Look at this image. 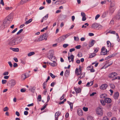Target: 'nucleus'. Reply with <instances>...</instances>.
<instances>
[{"instance_id":"nucleus-3","label":"nucleus","mask_w":120,"mask_h":120,"mask_svg":"<svg viewBox=\"0 0 120 120\" xmlns=\"http://www.w3.org/2000/svg\"><path fill=\"white\" fill-rule=\"evenodd\" d=\"M11 22V20H10L8 19H4L3 22V23L4 27L8 26Z\"/></svg>"},{"instance_id":"nucleus-13","label":"nucleus","mask_w":120,"mask_h":120,"mask_svg":"<svg viewBox=\"0 0 120 120\" xmlns=\"http://www.w3.org/2000/svg\"><path fill=\"white\" fill-rule=\"evenodd\" d=\"M107 85L106 84H104L102 85L100 87V88L102 90H105L107 87Z\"/></svg>"},{"instance_id":"nucleus-26","label":"nucleus","mask_w":120,"mask_h":120,"mask_svg":"<svg viewBox=\"0 0 120 120\" xmlns=\"http://www.w3.org/2000/svg\"><path fill=\"white\" fill-rule=\"evenodd\" d=\"M35 52H31L28 53L27 54V55L28 56H30L35 54Z\"/></svg>"},{"instance_id":"nucleus-35","label":"nucleus","mask_w":120,"mask_h":120,"mask_svg":"<svg viewBox=\"0 0 120 120\" xmlns=\"http://www.w3.org/2000/svg\"><path fill=\"white\" fill-rule=\"evenodd\" d=\"M101 102V104L102 105H104L105 104V103L104 102L103 100H101L100 101Z\"/></svg>"},{"instance_id":"nucleus-55","label":"nucleus","mask_w":120,"mask_h":120,"mask_svg":"<svg viewBox=\"0 0 120 120\" xmlns=\"http://www.w3.org/2000/svg\"><path fill=\"white\" fill-rule=\"evenodd\" d=\"M47 105H44L43 107L41 109V110L42 111L46 107Z\"/></svg>"},{"instance_id":"nucleus-50","label":"nucleus","mask_w":120,"mask_h":120,"mask_svg":"<svg viewBox=\"0 0 120 120\" xmlns=\"http://www.w3.org/2000/svg\"><path fill=\"white\" fill-rule=\"evenodd\" d=\"M17 28H16L14 30H13L11 32L12 34H13L15 33L17 30Z\"/></svg>"},{"instance_id":"nucleus-64","label":"nucleus","mask_w":120,"mask_h":120,"mask_svg":"<svg viewBox=\"0 0 120 120\" xmlns=\"http://www.w3.org/2000/svg\"><path fill=\"white\" fill-rule=\"evenodd\" d=\"M98 28L99 29H100L102 28V26L101 25H100L99 24H98Z\"/></svg>"},{"instance_id":"nucleus-48","label":"nucleus","mask_w":120,"mask_h":120,"mask_svg":"<svg viewBox=\"0 0 120 120\" xmlns=\"http://www.w3.org/2000/svg\"><path fill=\"white\" fill-rule=\"evenodd\" d=\"M18 65L17 63H14L13 64V66L14 68H16L18 67Z\"/></svg>"},{"instance_id":"nucleus-41","label":"nucleus","mask_w":120,"mask_h":120,"mask_svg":"<svg viewBox=\"0 0 120 120\" xmlns=\"http://www.w3.org/2000/svg\"><path fill=\"white\" fill-rule=\"evenodd\" d=\"M87 120H94L92 117L91 116H88L87 118Z\"/></svg>"},{"instance_id":"nucleus-59","label":"nucleus","mask_w":120,"mask_h":120,"mask_svg":"<svg viewBox=\"0 0 120 120\" xmlns=\"http://www.w3.org/2000/svg\"><path fill=\"white\" fill-rule=\"evenodd\" d=\"M79 72H80V73H82V68L80 66H79Z\"/></svg>"},{"instance_id":"nucleus-20","label":"nucleus","mask_w":120,"mask_h":120,"mask_svg":"<svg viewBox=\"0 0 120 120\" xmlns=\"http://www.w3.org/2000/svg\"><path fill=\"white\" fill-rule=\"evenodd\" d=\"M67 17V15H66L61 14L60 15L61 19L63 20L66 18Z\"/></svg>"},{"instance_id":"nucleus-30","label":"nucleus","mask_w":120,"mask_h":120,"mask_svg":"<svg viewBox=\"0 0 120 120\" xmlns=\"http://www.w3.org/2000/svg\"><path fill=\"white\" fill-rule=\"evenodd\" d=\"M108 11H107V12H105L102 15V17L103 18H104L105 17L107 14Z\"/></svg>"},{"instance_id":"nucleus-9","label":"nucleus","mask_w":120,"mask_h":120,"mask_svg":"<svg viewBox=\"0 0 120 120\" xmlns=\"http://www.w3.org/2000/svg\"><path fill=\"white\" fill-rule=\"evenodd\" d=\"M70 35V34L68 33L66 35H63L59 38V40L61 41H63L66 38Z\"/></svg>"},{"instance_id":"nucleus-32","label":"nucleus","mask_w":120,"mask_h":120,"mask_svg":"<svg viewBox=\"0 0 120 120\" xmlns=\"http://www.w3.org/2000/svg\"><path fill=\"white\" fill-rule=\"evenodd\" d=\"M88 25L89 24L87 23H86L84 24V25H83L82 26V28H86V26H88Z\"/></svg>"},{"instance_id":"nucleus-8","label":"nucleus","mask_w":120,"mask_h":120,"mask_svg":"<svg viewBox=\"0 0 120 120\" xmlns=\"http://www.w3.org/2000/svg\"><path fill=\"white\" fill-rule=\"evenodd\" d=\"M9 83L11 85V87H13L16 83L15 81L13 79L10 80L9 81Z\"/></svg>"},{"instance_id":"nucleus-38","label":"nucleus","mask_w":120,"mask_h":120,"mask_svg":"<svg viewBox=\"0 0 120 120\" xmlns=\"http://www.w3.org/2000/svg\"><path fill=\"white\" fill-rule=\"evenodd\" d=\"M49 75L53 79L55 77V76L51 73H49Z\"/></svg>"},{"instance_id":"nucleus-34","label":"nucleus","mask_w":120,"mask_h":120,"mask_svg":"<svg viewBox=\"0 0 120 120\" xmlns=\"http://www.w3.org/2000/svg\"><path fill=\"white\" fill-rule=\"evenodd\" d=\"M69 105H70V108H71V111H72V109H73L72 108H73V103H70Z\"/></svg>"},{"instance_id":"nucleus-57","label":"nucleus","mask_w":120,"mask_h":120,"mask_svg":"<svg viewBox=\"0 0 120 120\" xmlns=\"http://www.w3.org/2000/svg\"><path fill=\"white\" fill-rule=\"evenodd\" d=\"M93 66H92V68L90 69V71L91 72H94L95 71L94 70V69H93Z\"/></svg>"},{"instance_id":"nucleus-11","label":"nucleus","mask_w":120,"mask_h":120,"mask_svg":"<svg viewBox=\"0 0 120 120\" xmlns=\"http://www.w3.org/2000/svg\"><path fill=\"white\" fill-rule=\"evenodd\" d=\"M74 57V56L72 54L70 56H69L68 57L69 62H70L72 61L73 63Z\"/></svg>"},{"instance_id":"nucleus-42","label":"nucleus","mask_w":120,"mask_h":120,"mask_svg":"<svg viewBox=\"0 0 120 120\" xmlns=\"http://www.w3.org/2000/svg\"><path fill=\"white\" fill-rule=\"evenodd\" d=\"M110 86L111 88L112 89H114L115 88V86L113 84H111L110 85Z\"/></svg>"},{"instance_id":"nucleus-53","label":"nucleus","mask_w":120,"mask_h":120,"mask_svg":"<svg viewBox=\"0 0 120 120\" xmlns=\"http://www.w3.org/2000/svg\"><path fill=\"white\" fill-rule=\"evenodd\" d=\"M26 91V90L23 88L22 89H21L20 90L21 92H25Z\"/></svg>"},{"instance_id":"nucleus-4","label":"nucleus","mask_w":120,"mask_h":120,"mask_svg":"<svg viewBox=\"0 0 120 120\" xmlns=\"http://www.w3.org/2000/svg\"><path fill=\"white\" fill-rule=\"evenodd\" d=\"M53 50H51L49 51L47 57L49 59L52 61V59L54 57H53Z\"/></svg>"},{"instance_id":"nucleus-22","label":"nucleus","mask_w":120,"mask_h":120,"mask_svg":"<svg viewBox=\"0 0 120 120\" xmlns=\"http://www.w3.org/2000/svg\"><path fill=\"white\" fill-rule=\"evenodd\" d=\"M49 64L53 67L56 66L57 65V63L54 61H53L52 63H49Z\"/></svg>"},{"instance_id":"nucleus-56","label":"nucleus","mask_w":120,"mask_h":120,"mask_svg":"<svg viewBox=\"0 0 120 120\" xmlns=\"http://www.w3.org/2000/svg\"><path fill=\"white\" fill-rule=\"evenodd\" d=\"M100 15L99 14L97 15L95 17V19L97 20L100 17Z\"/></svg>"},{"instance_id":"nucleus-31","label":"nucleus","mask_w":120,"mask_h":120,"mask_svg":"<svg viewBox=\"0 0 120 120\" xmlns=\"http://www.w3.org/2000/svg\"><path fill=\"white\" fill-rule=\"evenodd\" d=\"M108 33H110L111 34H115L116 32L115 31L110 30L108 32Z\"/></svg>"},{"instance_id":"nucleus-58","label":"nucleus","mask_w":120,"mask_h":120,"mask_svg":"<svg viewBox=\"0 0 120 120\" xmlns=\"http://www.w3.org/2000/svg\"><path fill=\"white\" fill-rule=\"evenodd\" d=\"M82 20L83 21H85L86 19V16H83L82 17Z\"/></svg>"},{"instance_id":"nucleus-36","label":"nucleus","mask_w":120,"mask_h":120,"mask_svg":"<svg viewBox=\"0 0 120 120\" xmlns=\"http://www.w3.org/2000/svg\"><path fill=\"white\" fill-rule=\"evenodd\" d=\"M113 56V55H110L108 56L107 57H106L105 58V60H107L109 59L110 58H111Z\"/></svg>"},{"instance_id":"nucleus-40","label":"nucleus","mask_w":120,"mask_h":120,"mask_svg":"<svg viewBox=\"0 0 120 120\" xmlns=\"http://www.w3.org/2000/svg\"><path fill=\"white\" fill-rule=\"evenodd\" d=\"M38 98L39 100V101H41V96L40 95H39L38 97Z\"/></svg>"},{"instance_id":"nucleus-14","label":"nucleus","mask_w":120,"mask_h":120,"mask_svg":"<svg viewBox=\"0 0 120 120\" xmlns=\"http://www.w3.org/2000/svg\"><path fill=\"white\" fill-rule=\"evenodd\" d=\"M95 42V41L93 40H91L90 41L89 44V46L90 47H91L94 44V42Z\"/></svg>"},{"instance_id":"nucleus-19","label":"nucleus","mask_w":120,"mask_h":120,"mask_svg":"<svg viewBox=\"0 0 120 120\" xmlns=\"http://www.w3.org/2000/svg\"><path fill=\"white\" fill-rule=\"evenodd\" d=\"M119 96V93L118 92H116L114 93V97L115 99H116L118 98Z\"/></svg>"},{"instance_id":"nucleus-18","label":"nucleus","mask_w":120,"mask_h":120,"mask_svg":"<svg viewBox=\"0 0 120 120\" xmlns=\"http://www.w3.org/2000/svg\"><path fill=\"white\" fill-rule=\"evenodd\" d=\"M74 89L76 93H79L81 92V89L79 88H76L75 87H74Z\"/></svg>"},{"instance_id":"nucleus-29","label":"nucleus","mask_w":120,"mask_h":120,"mask_svg":"<svg viewBox=\"0 0 120 120\" xmlns=\"http://www.w3.org/2000/svg\"><path fill=\"white\" fill-rule=\"evenodd\" d=\"M107 45L108 47H110L111 46V44L109 41H107Z\"/></svg>"},{"instance_id":"nucleus-10","label":"nucleus","mask_w":120,"mask_h":120,"mask_svg":"<svg viewBox=\"0 0 120 120\" xmlns=\"http://www.w3.org/2000/svg\"><path fill=\"white\" fill-rule=\"evenodd\" d=\"M114 18L117 20H119L120 19V9L118 11L117 14L114 17Z\"/></svg>"},{"instance_id":"nucleus-27","label":"nucleus","mask_w":120,"mask_h":120,"mask_svg":"<svg viewBox=\"0 0 120 120\" xmlns=\"http://www.w3.org/2000/svg\"><path fill=\"white\" fill-rule=\"evenodd\" d=\"M28 1L27 0H22L20 2V4H22L26 3Z\"/></svg>"},{"instance_id":"nucleus-7","label":"nucleus","mask_w":120,"mask_h":120,"mask_svg":"<svg viewBox=\"0 0 120 120\" xmlns=\"http://www.w3.org/2000/svg\"><path fill=\"white\" fill-rule=\"evenodd\" d=\"M117 73L115 72H112V73L109 74L108 75V77L110 78H113L115 76L117 75Z\"/></svg>"},{"instance_id":"nucleus-43","label":"nucleus","mask_w":120,"mask_h":120,"mask_svg":"<svg viewBox=\"0 0 120 120\" xmlns=\"http://www.w3.org/2000/svg\"><path fill=\"white\" fill-rule=\"evenodd\" d=\"M7 81L5 80H2V83L3 84H5L7 82Z\"/></svg>"},{"instance_id":"nucleus-63","label":"nucleus","mask_w":120,"mask_h":120,"mask_svg":"<svg viewBox=\"0 0 120 120\" xmlns=\"http://www.w3.org/2000/svg\"><path fill=\"white\" fill-rule=\"evenodd\" d=\"M81 15L82 17L86 16V15L84 12H82L81 13Z\"/></svg>"},{"instance_id":"nucleus-61","label":"nucleus","mask_w":120,"mask_h":120,"mask_svg":"<svg viewBox=\"0 0 120 120\" xmlns=\"http://www.w3.org/2000/svg\"><path fill=\"white\" fill-rule=\"evenodd\" d=\"M45 90H44L43 92V94H44L45 95L46 94V93L47 92V89H44Z\"/></svg>"},{"instance_id":"nucleus-47","label":"nucleus","mask_w":120,"mask_h":120,"mask_svg":"<svg viewBox=\"0 0 120 120\" xmlns=\"http://www.w3.org/2000/svg\"><path fill=\"white\" fill-rule=\"evenodd\" d=\"M83 109L85 111H88V108H87L84 107L83 108Z\"/></svg>"},{"instance_id":"nucleus-37","label":"nucleus","mask_w":120,"mask_h":120,"mask_svg":"<svg viewBox=\"0 0 120 120\" xmlns=\"http://www.w3.org/2000/svg\"><path fill=\"white\" fill-rule=\"evenodd\" d=\"M60 114V113L58 112H57L56 113L55 116H56L59 117V116Z\"/></svg>"},{"instance_id":"nucleus-16","label":"nucleus","mask_w":120,"mask_h":120,"mask_svg":"<svg viewBox=\"0 0 120 120\" xmlns=\"http://www.w3.org/2000/svg\"><path fill=\"white\" fill-rule=\"evenodd\" d=\"M98 24L96 23H94L92 25V28L94 29H95L97 28L98 26Z\"/></svg>"},{"instance_id":"nucleus-6","label":"nucleus","mask_w":120,"mask_h":120,"mask_svg":"<svg viewBox=\"0 0 120 120\" xmlns=\"http://www.w3.org/2000/svg\"><path fill=\"white\" fill-rule=\"evenodd\" d=\"M107 49H105L104 47H103L101 49V55H105L107 53Z\"/></svg>"},{"instance_id":"nucleus-25","label":"nucleus","mask_w":120,"mask_h":120,"mask_svg":"<svg viewBox=\"0 0 120 120\" xmlns=\"http://www.w3.org/2000/svg\"><path fill=\"white\" fill-rule=\"evenodd\" d=\"M106 96V95L105 94H102L101 95L100 98H105Z\"/></svg>"},{"instance_id":"nucleus-12","label":"nucleus","mask_w":120,"mask_h":120,"mask_svg":"<svg viewBox=\"0 0 120 120\" xmlns=\"http://www.w3.org/2000/svg\"><path fill=\"white\" fill-rule=\"evenodd\" d=\"M114 5L113 4L111 3L110 6V10L111 11V12H113L115 10V8L114 7Z\"/></svg>"},{"instance_id":"nucleus-17","label":"nucleus","mask_w":120,"mask_h":120,"mask_svg":"<svg viewBox=\"0 0 120 120\" xmlns=\"http://www.w3.org/2000/svg\"><path fill=\"white\" fill-rule=\"evenodd\" d=\"M77 113L78 115L80 116L82 115V110L80 109H79L77 110Z\"/></svg>"},{"instance_id":"nucleus-51","label":"nucleus","mask_w":120,"mask_h":120,"mask_svg":"<svg viewBox=\"0 0 120 120\" xmlns=\"http://www.w3.org/2000/svg\"><path fill=\"white\" fill-rule=\"evenodd\" d=\"M68 45L67 44H65L63 45V47L64 48H66L67 46H68Z\"/></svg>"},{"instance_id":"nucleus-28","label":"nucleus","mask_w":120,"mask_h":120,"mask_svg":"<svg viewBox=\"0 0 120 120\" xmlns=\"http://www.w3.org/2000/svg\"><path fill=\"white\" fill-rule=\"evenodd\" d=\"M96 55V54L94 53H92L89 56V58H92L94 56Z\"/></svg>"},{"instance_id":"nucleus-24","label":"nucleus","mask_w":120,"mask_h":120,"mask_svg":"<svg viewBox=\"0 0 120 120\" xmlns=\"http://www.w3.org/2000/svg\"><path fill=\"white\" fill-rule=\"evenodd\" d=\"M28 77L26 76L25 74H22L21 76V79L22 80H24L27 78Z\"/></svg>"},{"instance_id":"nucleus-60","label":"nucleus","mask_w":120,"mask_h":120,"mask_svg":"<svg viewBox=\"0 0 120 120\" xmlns=\"http://www.w3.org/2000/svg\"><path fill=\"white\" fill-rule=\"evenodd\" d=\"M106 1L105 0H104V1H101V4H106Z\"/></svg>"},{"instance_id":"nucleus-2","label":"nucleus","mask_w":120,"mask_h":120,"mask_svg":"<svg viewBox=\"0 0 120 120\" xmlns=\"http://www.w3.org/2000/svg\"><path fill=\"white\" fill-rule=\"evenodd\" d=\"M48 35L47 33H45L42 35H41L38 40L36 39L34 41L35 42H39L41 41L44 39L45 40H47V38L48 36Z\"/></svg>"},{"instance_id":"nucleus-33","label":"nucleus","mask_w":120,"mask_h":120,"mask_svg":"<svg viewBox=\"0 0 120 120\" xmlns=\"http://www.w3.org/2000/svg\"><path fill=\"white\" fill-rule=\"evenodd\" d=\"M47 83L46 82H44L43 84V86L44 89H46V86Z\"/></svg>"},{"instance_id":"nucleus-46","label":"nucleus","mask_w":120,"mask_h":120,"mask_svg":"<svg viewBox=\"0 0 120 120\" xmlns=\"http://www.w3.org/2000/svg\"><path fill=\"white\" fill-rule=\"evenodd\" d=\"M116 79H120V76H117L115 77L112 79V80H115Z\"/></svg>"},{"instance_id":"nucleus-15","label":"nucleus","mask_w":120,"mask_h":120,"mask_svg":"<svg viewBox=\"0 0 120 120\" xmlns=\"http://www.w3.org/2000/svg\"><path fill=\"white\" fill-rule=\"evenodd\" d=\"M104 100L105 102L109 103H110L112 101L111 99L109 98H106Z\"/></svg>"},{"instance_id":"nucleus-54","label":"nucleus","mask_w":120,"mask_h":120,"mask_svg":"<svg viewBox=\"0 0 120 120\" xmlns=\"http://www.w3.org/2000/svg\"><path fill=\"white\" fill-rule=\"evenodd\" d=\"M81 46L80 45H79L76 46L75 48L77 49H79L80 48Z\"/></svg>"},{"instance_id":"nucleus-44","label":"nucleus","mask_w":120,"mask_h":120,"mask_svg":"<svg viewBox=\"0 0 120 120\" xmlns=\"http://www.w3.org/2000/svg\"><path fill=\"white\" fill-rule=\"evenodd\" d=\"M8 110V108L7 107H6L4 108L3 111H6Z\"/></svg>"},{"instance_id":"nucleus-39","label":"nucleus","mask_w":120,"mask_h":120,"mask_svg":"<svg viewBox=\"0 0 120 120\" xmlns=\"http://www.w3.org/2000/svg\"><path fill=\"white\" fill-rule=\"evenodd\" d=\"M23 31V29H20L17 33V35H18L21 33Z\"/></svg>"},{"instance_id":"nucleus-62","label":"nucleus","mask_w":120,"mask_h":120,"mask_svg":"<svg viewBox=\"0 0 120 120\" xmlns=\"http://www.w3.org/2000/svg\"><path fill=\"white\" fill-rule=\"evenodd\" d=\"M75 50V49L74 48H72L70 49L69 51L70 52H71L73 51H74Z\"/></svg>"},{"instance_id":"nucleus-49","label":"nucleus","mask_w":120,"mask_h":120,"mask_svg":"<svg viewBox=\"0 0 120 120\" xmlns=\"http://www.w3.org/2000/svg\"><path fill=\"white\" fill-rule=\"evenodd\" d=\"M8 64H9L10 67L11 68H12V64L11 62L9 61L8 62Z\"/></svg>"},{"instance_id":"nucleus-1","label":"nucleus","mask_w":120,"mask_h":120,"mask_svg":"<svg viewBox=\"0 0 120 120\" xmlns=\"http://www.w3.org/2000/svg\"><path fill=\"white\" fill-rule=\"evenodd\" d=\"M22 41L21 38L20 37H18L11 40L9 43V44L10 45H14L20 43Z\"/></svg>"},{"instance_id":"nucleus-5","label":"nucleus","mask_w":120,"mask_h":120,"mask_svg":"<svg viewBox=\"0 0 120 120\" xmlns=\"http://www.w3.org/2000/svg\"><path fill=\"white\" fill-rule=\"evenodd\" d=\"M97 114L98 115L101 116L103 114V110L102 108L99 107L97 108L96 110Z\"/></svg>"},{"instance_id":"nucleus-23","label":"nucleus","mask_w":120,"mask_h":120,"mask_svg":"<svg viewBox=\"0 0 120 120\" xmlns=\"http://www.w3.org/2000/svg\"><path fill=\"white\" fill-rule=\"evenodd\" d=\"M11 49H12L13 51L15 52H18L19 51V49L18 48H10Z\"/></svg>"},{"instance_id":"nucleus-45","label":"nucleus","mask_w":120,"mask_h":120,"mask_svg":"<svg viewBox=\"0 0 120 120\" xmlns=\"http://www.w3.org/2000/svg\"><path fill=\"white\" fill-rule=\"evenodd\" d=\"M112 63V61H110V64H106L105 65V66H106V68H107L109 67V66L111 65Z\"/></svg>"},{"instance_id":"nucleus-52","label":"nucleus","mask_w":120,"mask_h":120,"mask_svg":"<svg viewBox=\"0 0 120 120\" xmlns=\"http://www.w3.org/2000/svg\"><path fill=\"white\" fill-rule=\"evenodd\" d=\"M8 73H9L8 72V71H6V72H4L3 73V75H8Z\"/></svg>"},{"instance_id":"nucleus-21","label":"nucleus","mask_w":120,"mask_h":120,"mask_svg":"<svg viewBox=\"0 0 120 120\" xmlns=\"http://www.w3.org/2000/svg\"><path fill=\"white\" fill-rule=\"evenodd\" d=\"M93 84V81L91 82H88L87 83L86 86L87 87H89L92 86Z\"/></svg>"}]
</instances>
